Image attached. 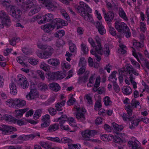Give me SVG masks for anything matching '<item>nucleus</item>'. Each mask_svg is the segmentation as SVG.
Segmentation results:
<instances>
[{
    "mask_svg": "<svg viewBox=\"0 0 149 149\" xmlns=\"http://www.w3.org/2000/svg\"><path fill=\"white\" fill-rule=\"evenodd\" d=\"M50 88L55 92H57L59 90L60 87L59 84L56 83H53L49 84Z\"/></svg>",
    "mask_w": 149,
    "mask_h": 149,
    "instance_id": "nucleus-25",
    "label": "nucleus"
},
{
    "mask_svg": "<svg viewBox=\"0 0 149 149\" xmlns=\"http://www.w3.org/2000/svg\"><path fill=\"white\" fill-rule=\"evenodd\" d=\"M87 103L89 104H93V101L92 97L90 96V94H88L85 95Z\"/></svg>",
    "mask_w": 149,
    "mask_h": 149,
    "instance_id": "nucleus-48",
    "label": "nucleus"
},
{
    "mask_svg": "<svg viewBox=\"0 0 149 149\" xmlns=\"http://www.w3.org/2000/svg\"><path fill=\"white\" fill-rule=\"evenodd\" d=\"M109 26V30L110 33L113 36H115L116 35V33L115 29L112 26L111 24H108Z\"/></svg>",
    "mask_w": 149,
    "mask_h": 149,
    "instance_id": "nucleus-41",
    "label": "nucleus"
},
{
    "mask_svg": "<svg viewBox=\"0 0 149 149\" xmlns=\"http://www.w3.org/2000/svg\"><path fill=\"white\" fill-rule=\"evenodd\" d=\"M29 109V108H26L22 109L15 110V116L16 117L19 118L21 117L23 114Z\"/></svg>",
    "mask_w": 149,
    "mask_h": 149,
    "instance_id": "nucleus-20",
    "label": "nucleus"
},
{
    "mask_svg": "<svg viewBox=\"0 0 149 149\" xmlns=\"http://www.w3.org/2000/svg\"><path fill=\"white\" fill-rule=\"evenodd\" d=\"M65 102V100H62L56 104L55 105L56 110L58 111H61L62 110V108L64 105Z\"/></svg>",
    "mask_w": 149,
    "mask_h": 149,
    "instance_id": "nucleus-31",
    "label": "nucleus"
},
{
    "mask_svg": "<svg viewBox=\"0 0 149 149\" xmlns=\"http://www.w3.org/2000/svg\"><path fill=\"white\" fill-rule=\"evenodd\" d=\"M95 109L96 110H98L102 107L101 101L100 100H97L95 103Z\"/></svg>",
    "mask_w": 149,
    "mask_h": 149,
    "instance_id": "nucleus-44",
    "label": "nucleus"
},
{
    "mask_svg": "<svg viewBox=\"0 0 149 149\" xmlns=\"http://www.w3.org/2000/svg\"><path fill=\"white\" fill-rule=\"evenodd\" d=\"M59 128V124L56 123L50 125L48 127V130L50 132H53L58 130Z\"/></svg>",
    "mask_w": 149,
    "mask_h": 149,
    "instance_id": "nucleus-32",
    "label": "nucleus"
},
{
    "mask_svg": "<svg viewBox=\"0 0 149 149\" xmlns=\"http://www.w3.org/2000/svg\"><path fill=\"white\" fill-rule=\"evenodd\" d=\"M42 17L43 19L40 20L38 22V24H41L51 21L53 19V15L50 13L46 14Z\"/></svg>",
    "mask_w": 149,
    "mask_h": 149,
    "instance_id": "nucleus-17",
    "label": "nucleus"
},
{
    "mask_svg": "<svg viewBox=\"0 0 149 149\" xmlns=\"http://www.w3.org/2000/svg\"><path fill=\"white\" fill-rule=\"evenodd\" d=\"M104 50L106 52V55L108 56L110 54V51L108 45L107 44H105L104 47Z\"/></svg>",
    "mask_w": 149,
    "mask_h": 149,
    "instance_id": "nucleus-56",
    "label": "nucleus"
},
{
    "mask_svg": "<svg viewBox=\"0 0 149 149\" xmlns=\"http://www.w3.org/2000/svg\"><path fill=\"white\" fill-rule=\"evenodd\" d=\"M47 76L48 79L49 80L56 79L55 72H50L47 74Z\"/></svg>",
    "mask_w": 149,
    "mask_h": 149,
    "instance_id": "nucleus-45",
    "label": "nucleus"
},
{
    "mask_svg": "<svg viewBox=\"0 0 149 149\" xmlns=\"http://www.w3.org/2000/svg\"><path fill=\"white\" fill-rule=\"evenodd\" d=\"M57 122H59L60 124L61 128L65 130H70V129L68 125L73 127L76 126V123L73 118L72 117L67 118L65 115H63L61 117L57 119Z\"/></svg>",
    "mask_w": 149,
    "mask_h": 149,
    "instance_id": "nucleus-3",
    "label": "nucleus"
},
{
    "mask_svg": "<svg viewBox=\"0 0 149 149\" xmlns=\"http://www.w3.org/2000/svg\"><path fill=\"white\" fill-rule=\"evenodd\" d=\"M86 65V61L84 58L82 57L80 58L79 63V66H85Z\"/></svg>",
    "mask_w": 149,
    "mask_h": 149,
    "instance_id": "nucleus-50",
    "label": "nucleus"
},
{
    "mask_svg": "<svg viewBox=\"0 0 149 149\" xmlns=\"http://www.w3.org/2000/svg\"><path fill=\"white\" fill-rule=\"evenodd\" d=\"M104 129L107 132H109L111 131V129L110 126L107 124H105L104 125Z\"/></svg>",
    "mask_w": 149,
    "mask_h": 149,
    "instance_id": "nucleus-64",
    "label": "nucleus"
},
{
    "mask_svg": "<svg viewBox=\"0 0 149 149\" xmlns=\"http://www.w3.org/2000/svg\"><path fill=\"white\" fill-rule=\"evenodd\" d=\"M24 7L26 10L31 8H33L31 9L29 13V15L30 16H31L37 13L40 9V7L37 4L36 1L35 0H28L25 2V4Z\"/></svg>",
    "mask_w": 149,
    "mask_h": 149,
    "instance_id": "nucleus-4",
    "label": "nucleus"
},
{
    "mask_svg": "<svg viewBox=\"0 0 149 149\" xmlns=\"http://www.w3.org/2000/svg\"><path fill=\"white\" fill-rule=\"evenodd\" d=\"M75 101V99L73 97H71V98L67 102L68 104L70 106L74 104Z\"/></svg>",
    "mask_w": 149,
    "mask_h": 149,
    "instance_id": "nucleus-59",
    "label": "nucleus"
},
{
    "mask_svg": "<svg viewBox=\"0 0 149 149\" xmlns=\"http://www.w3.org/2000/svg\"><path fill=\"white\" fill-rule=\"evenodd\" d=\"M114 24L115 28L118 32L122 33L123 32L127 31L129 30L127 24L124 22L116 21Z\"/></svg>",
    "mask_w": 149,
    "mask_h": 149,
    "instance_id": "nucleus-8",
    "label": "nucleus"
},
{
    "mask_svg": "<svg viewBox=\"0 0 149 149\" xmlns=\"http://www.w3.org/2000/svg\"><path fill=\"white\" fill-rule=\"evenodd\" d=\"M47 139L54 142L61 143L60 139L58 137H56L54 138L52 137H48Z\"/></svg>",
    "mask_w": 149,
    "mask_h": 149,
    "instance_id": "nucleus-55",
    "label": "nucleus"
},
{
    "mask_svg": "<svg viewBox=\"0 0 149 149\" xmlns=\"http://www.w3.org/2000/svg\"><path fill=\"white\" fill-rule=\"evenodd\" d=\"M123 93L125 95H130L132 92V90L129 86H125L122 89Z\"/></svg>",
    "mask_w": 149,
    "mask_h": 149,
    "instance_id": "nucleus-30",
    "label": "nucleus"
},
{
    "mask_svg": "<svg viewBox=\"0 0 149 149\" xmlns=\"http://www.w3.org/2000/svg\"><path fill=\"white\" fill-rule=\"evenodd\" d=\"M10 13L11 16L16 19L20 18L22 13L20 9L13 6H11L10 8Z\"/></svg>",
    "mask_w": 149,
    "mask_h": 149,
    "instance_id": "nucleus-12",
    "label": "nucleus"
},
{
    "mask_svg": "<svg viewBox=\"0 0 149 149\" xmlns=\"http://www.w3.org/2000/svg\"><path fill=\"white\" fill-rule=\"evenodd\" d=\"M71 141V140L66 137L62 138L61 140H60L61 143H69Z\"/></svg>",
    "mask_w": 149,
    "mask_h": 149,
    "instance_id": "nucleus-58",
    "label": "nucleus"
},
{
    "mask_svg": "<svg viewBox=\"0 0 149 149\" xmlns=\"http://www.w3.org/2000/svg\"><path fill=\"white\" fill-rule=\"evenodd\" d=\"M48 49L44 51L43 53L39 51L36 52V54L40 58L46 59L48 58L52 54L53 52L54 49L51 47H49Z\"/></svg>",
    "mask_w": 149,
    "mask_h": 149,
    "instance_id": "nucleus-7",
    "label": "nucleus"
},
{
    "mask_svg": "<svg viewBox=\"0 0 149 149\" xmlns=\"http://www.w3.org/2000/svg\"><path fill=\"white\" fill-rule=\"evenodd\" d=\"M48 63L54 66H56L60 64L59 61L57 58H51L47 61Z\"/></svg>",
    "mask_w": 149,
    "mask_h": 149,
    "instance_id": "nucleus-28",
    "label": "nucleus"
},
{
    "mask_svg": "<svg viewBox=\"0 0 149 149\" xmlns=\"http://www.w3.org/2000/svg\"><path fill=\"white\" fill-rule=\"evenodd\" d=\"M139 142V141L137 140H135L134 141H129L128 142V143L130 145V147L132 146V149H141L140 144L138 143Z\"/></svg>",
    "mask_w": 149,
    "mask_h": 149,
    "instance_id": "nucleus-19",
    "label": "nucleus"
},
{
    "mask_svg": "<svg viewBox=\"0 0 149 149\" xmlns=\"http://www.w3.org/2000/svg\"><path fill=\"white\" fill-rule=\"evenodd\" d=\"M56 27L55 23H54L53 20L52 24H47L41 26V28L44 31L49 33Z\"/></svg>",
    "mask_w": 149,
    "mask_h": 149,
    "instance_id": "nucleus-13",
    "label": "nucleus"
},
{
    "mask_svg": "<svg viewBox=\"0 0 149 149\" xmlns=\"http://www.w3.org/2000/svg\"><path fill=\"white\" fill-rule=\"evenodd\" d=\"M10 93L13 95H15L17 93V90L16 85L14 83L11 82L10 85Z\"/></svg>",
    "mask_w": 149,
    "mask_h": 149,
    "instance_id": "nucleus-26",
    "label": "nucleus"
},
{
    "mask_svg": "<svg viewBox=\"0 0 149 149\" xmlns=\"http://www.w3.org/2000/svg\"><path fill=\"white\" fill-rule=\"evenodd\" d=\"M40 67L41 69L47 72L50 69L49 66L44 62L41 63Z\"/></svg>",
    "mask_w": 149,
    "mask_h": 149,
    "instance_id": "nucleus-40",
    "label": "nucleus"
},
{
    "mask_svg": "<svg viewBox=\"0 0 149 149\" xmlns=\"http://www.w3.org/2000/svg\"><path fill=\"white\" fill-rule=\"evenodd\" d=\"M10 0H0V4L6 7L10 6Z\"/></svg>",
    "mask_w": 149,
    "mask_h": 149,
    "instance_id": "nucleus-43",
    "label": "nucleus"
},
{
    "mask_svg": "<svg viewBox=\"0 0 149 149\" xmlns=\"http://www.w3.org/2000/svg\"><path fill=\"white\" fill-rule=\"evenodd\" d=\"M45 7L50 10H54L55 6L54 4L50 0H46L44 4Z\"/></svg>",
    "mask_w": 149,
    "mask_h": 149,
    "instance_id": "nucleus-22",
    "label": "nucleus"
},
{
    "mask_svg": "<svg viewBox=\"0 0 149 149\" xmlns=\"http://www.w3.org/2000/svg\"><path fill=\"white\" fill-rule=\"evenodd\" d=\"M134 69L131 65H127L126 66V70L127 72L129 74H132L133 71Z\"/></svg>",
    "mask_w": 149,
    "mask_h": 149,
    "instance_id": "nucleus-53",
    "label": "nucleus"
},
{
    "mask_svg": "<svg viewBox=\"0 0 149 149\" xmlns=\"http://www.w3.org/2000/svg\"><path fill=\"white\" fill-rule=\"evenodd\" d=\"M53 22L55 23L56 26H57V29L61 27L62 26H66L68 24L66 21L60 18H56L53 20Z\"/></svg>",
    "mask_w": 149,
    "mask_h": 149,
    "instance_id": "nucleus-14",
    "label": "nucleus"
},
{
    "mask_svg": "<svg viewBox=\"0 0 149 149\" xmlns=\"http://www.w3.org/2000/svg\"><path fill=\"white\" fill-rule=\"evenodd\" d=\"M16 100H13L11 99L8 100L6 102V104L10 107L16 108L15 104V103Z\"/></svg>",
    "mask_w": 149,
    "mask_h": 149,
    "instance_id": "nucleus-33",
    "label": "nucleus"
},
{
    "mask_svg": "<svg viewBox=\"0 0 149 149\" xmlns=\"http://www.w3.org/2000/svg\"><path fill=\"white\" fill-rule=\"evenodd\" d=\"M140 105V103L138 100L134 98L133 99L130 104L127 105L125 107V109L127 111L128 115L125 113H123L122 116L124 120H129L131 121V124L130 125V127L132 129L134 128L135 127L137 126L139 122L141 121L140 119L136 118L134 115L132 117L130 116L132 115V109L136 108Z\"/></svg>",
    "mask_w": 149,
    "mask_h": 149,
    "instance_id": "nucleus-1",
    "label": "nucleus"
},
{
    "mask_svg": "<svg viewBox=\"0 0 149 149\" xmlns=\"http://www.w3.org/2000/svg\"><path fill=\"white\" fill-rule=\"evenodd\" d=\"M95 39L96 43L97 44V45H95V51L92 49L91 51V53L96 58V59L97 61H100L101 60V57L100 56H98L96 53H97L100 55H102L104 53V51L101 46L100 42L101 40L100 38L98 36H96Z\"/></svg>",
    "mask_w": 149,
    "mask_h": 149,
    "instance_id": "nucleus-5",
    "label": "nucleus"
},
{
    "mask_svg": "<svg viewBox=\"0 0 149 149\" xmlns=\"http://www.w3.org/2000/svg\"><path fill=\"white\" fill-rule=\"evenodd\" d=\"M22 50V52L26 55L30 54L32 53L30 49L26 47L23 48Z\"/></svg>",
    "mask_w": 149,
    "mask_h": 149,
    "instance_id": "nucleus-57",
    "label": "nucleus"
},
{
    "mask_svg": "<svg viewBox=\"0 0 149 149\" xmlns=\"http://www.w3.org/2000/svg\"><path fill=\"white\" fill-rule=\"evenodd\" d=\"M132 54L137 59L138 61L141 63V66H143V65L141 64L140 61L139 59V57L141 59L143 62V63L144 64V65L149 70V62L146 59H144L141 54L140 53H136L134 51H132Z\"/></svg>",
    "mask_w": 149,
    "mask_h": 149,
    "instance_id": "nucleus-11",
    "label": "nucleus"
},
{
    "mask_svg": "<svg viewBox=\"0 0 149 149\" xmlns=\"http://www.w3.org/2000/svg\"><path fill=\"white\" fill-rule=\"evenodd\" d=\"M89 72L86 71L84 73V76L83 77H80L78 79V81L79 83L81 84L82 83H85L88 81V74Z\"/></svg>",
    "mask_w": 149,
    "mask_h": 149,
    "instance_id": "nucleus-21",
    "label": "nucleus"
},
{
    "mask_svg": "<svg viewBox=\"0 0 149 149\" xmlns=\"http://www.w3.org/2000/svg\"><path fill=\"white\" fill-rule=\"evenodd\" d=\"M77 9L79 13L84 18L85 20L93 23L97 29L102 26L101 22L98 21L94 22L92 15L88 14V13L91 12L92 10L88 5L85 3L80 2Z\"/></svg>",
    "mask_w": 149,
    "mask_h": 149,
    "instance_id": "nucleus-2",
    "label": "nucleus"
},
{
    "mask_svg": "<svg viewBox=\"0 0 149 149\" xmlns=\"http://www.w3.org/2000/svg\"><path fill=\"white\" fill-rule=\"evenodd\" d=\"M104 102V104L107 106L110 105L111 103V101L110 100L109 97L107 96L105 97Z\"/></svg>",
    "mask_w": 149,
    "mask_h": 149,
    "instance_id": "nucleus-52",
    "label": "nucleus"
},
{
    "mask_svg": "<svg viewBox=\"0 0 149 149\" xmlns=\"http://www.w3.org/2000/svg\"><path fill=\"white\" fill-rule=\"evenodd\" d=\"M0 130L6 133H8L9 132L16 131L17 129L11 126H8L5 125H2V127H0Z\"/></svg>",
    "mask_w": 149,
    "mask_h": 149,
    "instance_id": "nucleus-18",
    "label": "nucleus"
},
{
    "mask_svg": "<svg viewBox=\"0 0 149 149\" xmlns=\"http://www.w3.org/2000/svg\"><path fill=\"white\" fill-rule=\"evenodd\" d=\"M112 125L114 130L118 131H121L123 129V126L121 125H119L115 122L112 123Z\"/></svg>",
    "mask_w": 149,
    "mask_h": 149,
    "instance_id": "nucleus-39",
    "label": "nucleus"
},
{
    "mask_svg": "<svg viewBox=\"0 0 149 149\" xmlns=\"http://www.w3.org/2000/svg\"><path fill=\"white\" fill-rule=\"evenodd\" d=\"M17 62L20 64L22 65L23 66H26V67H27V65L25 63L23 62V61L22 60L21 57H18L17 58Z\"/></svg>",
    "mask_w": 149,
    "mask_h": 149,
    "instance_id": "nucleus-60",
    "label": "nucleus"
},
{
    "mask_svg": "<svg viewBox=\"0 0 149 149\" xmlns=\"http://www.w3.org/2000/svg\"><path fill=\"white\" fill-rule=\"evenodd\" d=\"M38 47L42 49L45 50L46 49L48 50V48H49V47H51L50 46H48L47 45H44L41 44H39L38 45Z\"/></svg>",
    "mask_w": 149,
    "mask_h": 149,
    "instance_id": "nucleus-51",
    "label": "nucleus"
},
{
    "mask_svg": "<svg viewBox=\"0 0 149 149\" xmlns=\"http://www.w3.org/2000/svg\"><path fill=\"white\" fill-rule=\"evenodd\" d=\"M81 47L82 51L85 54H86L88 53V48L85 44H82L81 45Z\"/></svg>",
    "mask_w": 149,
    "mask_h": 149,
    "instance_id": "nucleus-49",
    "label": "nucleus"
},
{
    "mask_svg": "<svg viewBox=\"0 0 149 149\" xmlns=\"http://www.w3.org/2000/svg\"><path fill=\"white\" fill-rule=\"evenodd\" d=\"M3 118L7 121L14 123L15 121V118L12 116L8 114L3 116Z\"/></svg>",
    "mask_w": 149,
    "mask_h": 149,
    "instance_id": "nucleus-29",
    "label": "nucleus"
},
{
    "mask_svg": "<svg viewBox=\"0 0 149 149\" xmlns=\"http://www.w3.org/2000/svg\"><path fill=\"white\" fill-rule=\"evenodd\" d=\"M105 21L107 22L108 24H111V22L113 19L114 14L111 11L109 10L105 15H104Z\"/></svg>",
    "mask_w": 149,
    "mask_h": 149,
    "instance_id": "nucleus-16",
    "label": "nucleus"
},
{
    "mask_svg": "<svg viewBox=\"0 0 149 149\" xmlns=\"http://www.w3.org/2000/svg\"><path fill=\"white\" fill-rule=\"evenodd\" d=\"M19 40L20 38L16 37L13 38L9 40L10 44L13 46H15L16 44V40Z\"/></svg>",
    "mask_w": 149,
    "mask_h": 149,
    "instance_id": "nucleus-47",
    "label": "nucleus"
},
{
    "mask_svg": "<svg viewBox=\"0 0 149 149\" xmlns=\"http://www.w3.org/2000/svg\"><path fill=\"white\" fill-rule=\"evenodd\" d=\"M62 68L64 69H68L70 68V65L67 62L65 61H63L61 64Z\"/></svg>",
    "mask_w": 149,
    "mask_h": 149,
    "instance_id": "nucleus-54",
    "label": "nucleus"
},
{
    "mask_svg": "<svg viewBox=\"0 0 149 149\" xmlns=\"http://www.w3.org/2000/svg\"><path fill=\"white\" fill-rule=\"evenodd\" d=\"M40 145L45 148H49L51 147V143L50 142L41 141L40 143Z\"/></svg>",
    "mask_w": 149,
    "mask_h": 149,
    "instance_id": "nucleus-38",
    "label": "nucleus"
},
{
    "mask_svg": "<svg viewBox=\"0 0 149 149\" xmlns=\"http://www.w3.org/2000/svg\"><path fill=\"white\" fill-rule=\"evenodd\" d=\"M42 113V111L41 109H40L36 110L34 114V118L36 120L38 119L39 117L41 116Z\"/></svg>",
    "mask_w": 149,
    "mask_h": 149,
    "instance_id": "nucleus-42",
    "label": "nucleus"
},
{
    "mask_svg": "<svg viewBox=\"0 0 149 149\" xmlns=\"http://www.w3.org/2000/svg\"><path fill=\"white\" fill-rule=\"evenodd\" d=\"M99 33L101 35H103L106 33V31L103 26L98 29Z\"/></svg>",
    "mask_w": 149,
    "mask_h": 149,
    "instance_id": "nucleus-63",
    "label": "nucleus"
},
{
    "mask_svg": "<svg viewBox=\"0 0 149 149\" xmlns=\"http://www.w3.org/2000/svg\"><path fill=\"white\" fill-rule=\"evenodd\" d=\"M119 16L125 20H127V18L126 16V14L122 8H120L119 10Z\"/></svg>",
    "mask_w": 149,
    "mask_h": 149,
    "instance_id": "nucleus-36",
    "label": "nucleus"
},
{
    "mask_svg": "<svg viewBox=\"0 0 149 149\" xmlns=\"http://www.w3.org/2000/svg\"><path fill=\"white\" fill-rule=\"evenodd\" d=\"M55 98L54 97H52L50 98L46 102V104L47 105H49L55 101Z\"/></svg>",
    "mask_w": 149,
    "mask_h": 149,
    "instance_id": "nucleus-62",
    "label": "nucleus"
},
{
    "mask_svg": "<svg viewBox=\"0 0 149 149\" xmlns=\"http://www.w3.org/2000/svg\"><path fill=\"white\" fill-rule=\"evenodd\" d=\"M18 84L23 89H26L28 87L29 84L26 77L22 75H18Z\"/></svg>",
    "mask_w": 149,
    "mask_h": 149,
    "instance_id": "nucleus-9",
    "label": "nucleus"
},
{
    "mask_svg": "<svg viewBox=\"0 0 149 149\" xmlns=\"http://www.w3.org/2000/svg\"><path fill=\"white\" fill-rule=\"evenodd\" d=\"M38 86L39 90L41 91H45L48 88V86L47 84L42 83L38 84Z\"/></svg>",
    "mask_w": 149,
    "mask_h": 149,
    "instance_id": "nucleus-34",
    "label": "nucleus"
},
{
    "mask_svg": "<svg viewBox=\"0 0 149 149\" xmlns=\"http://www.w3.org/2000/svg\"><path fill=\"white\" fill-rule=\"evenodd\" d=\"M15 103V104L16 108L22 107L26 104V102L25 101L19 99L16 100Z\"/></svg>",
    "mask_w": 149,
    "mask_h": 149,
    "instance_id": "nucleus-24",
    "label": "nucleus"
},
{
    "mask_svg": "<svg viewBox=\"0 0 149 149\" xmlns=\"http://www.w3.org/2000/svg\"><path fill=\"white\" fill-rule=\"evenodd\" d=\"M130 61L131 62L132 64L133 65L137 68L140 71V66L138 63L132 58H130Z\"/></svg>",
    "mask_w": 149,
    "mask_h": 149,
    "instance_id": "nucleus-46",
    "label": "nucleus"
},
{
    "mask_svg": "<svg viewBox=\"0 0 149 149\" xmlns=\"http://www.w3.org/2000/svg\"><path fill=\"white\" fill-rule=\"evenodd\" d=\"M36 91V90H30L29 94L26 96V97L27 100H31L34 99L37 94Z\"/></svg>",
    "mask_w": 149,
    "mask_h": 149,
    "instance_id": "nucleus-23",
    "label": "nucleus"
},
{
    "mask_svg": "<svg viewBox=\"0 0 149 149\" xmlns=\"http://www.w3.org/2000/svg\"><path fill=\"white\" fill-rule=\"evenodd\" d=\"M117 73V72L114 71L109 77V80L110 82L113 83V84L114 83H116L117 78L116 76V74Z\"/></svg>",
    "mask_w": 149,
    "mask_h": 149,
    "instance_id": "nucleus-27",
    "label": "nucleus"
},
{
    "mask_svg": "<svg viewBox=\"0 0 149 149\" xmlns=\"http://www.w3.org/2000/svg\"><path fill=\"white\" fill-rule=\"evenodd\" d=\"M28 61L30 64L32 65H35L37 64L38 61L36 59L30 58Z\"/></svg>",
    "mask_w": 149,
    "mask_h": 149,
    "instance_id": "nucleus-61",
    "label": "nucleus"
},
{
    "mask_svg": "<svg viewBox=\"0 0 149 149\" xmlns=\"http://www.w3.org/2000/svg\"><path fill=\"white\" fill-rule=\"evenodd\" d=\"M68 43L69 46V49L70 52H74L76 49L75 45L73 43L72 41L71 40H68Z\"/></svg>",
    "mask_w": 149,
    "mask_h": 149,
    "instance_id": "nucleus-35",
    "label": "nucleus"
},
{
    "mask_svg": "<svg viewBox=\"0 0 149 149\" xmlns=\"http://www.w3.org/2000/svg\"><path fill=\"white\" fill-rule=\"evenodd\" d=\"M74 109L77 112L75 115L77 120L79 122L84 123L86 119L85 114L86 110L84 108H80L78 106L76 105L74 106Z\"/></svg>",
    "mask_w": 149,
    "mask_h": 149,
    "instance_id": "nucleus-6",
    "label": "nucleus"
},
{
    "mask_svg": "<svg viewBox=\"0 0 149 149\" xmlns=\"http://www.w3.org/2000/svg\"><path fill=\"white\" fill-rule=\"evenodd\" d=\"M97 133L96 131L93 130H86L82 132L81 134L84 138H90L93 136Z\"/></svg>",
    "mask_w": 149,
    "mask_h": 149,
    "instance_id": "nucleus-15",
    "label": "nucleus"
},
{
    "mask_svg": "<svg viewBox=\"0 0 149 149\" xmlns=\"http://www.w3.org/2000/svg\"><path fill=\"white\" fill-rule=\"evenodd\" d=\"M56 79H61L65 77V74L62 72H55Z\"/></svg>",
    "mask_w": 149,
    "mask_h": 149,
    "instance_id": "nucleus-37",
    "label": "nucleus"
},
{
    "mask_svg": "<svg viewBox=\"0 0 149 149\" xmlns=\"http://www.w3.org/2000/svg\"><path fill=\"white\" fill-rule=\"evenodd\" d=\"M0 19L2 23L6 24L7 26L10 25L11 21L10 18L3 10L0 11Z\"/></svg>",
    "mask_w": 149,
    "mask_h": 149,
    "instance_id": "nucleus-10",
    "label": "nucleus"
}]
</instances>
